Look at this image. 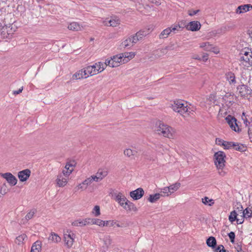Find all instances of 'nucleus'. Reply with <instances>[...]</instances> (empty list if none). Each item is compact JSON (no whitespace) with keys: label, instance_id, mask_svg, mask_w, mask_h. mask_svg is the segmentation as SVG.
Wrapping results in <instances>:
<instances>
[{"label":"nucleus","instance_id":"9","mask_svg":"<svg viewBox=\"0 0 252 252\" xmlns=\"http://www.w3.org/2000/svg\"><path fill=\"white\" fill-rule=\"evenodd\" d=\"M94 181L92 176L87 178L82 183L78 184L75 188L76 191H84L87 189L88 187L90 186L93 182Z\"/></svg>","mask_w":252,"mask_h":252},{"label":"nucleus","instance_id":"1","mask_svg":"<svg viewBox=\"0 0 252 252\" xmlns=\"http://www.w3.org/2000/svg\"><path fill=\"white\" fill-rule=\"evenodd\" d=\"M112 196L113 199L126 210L129 211H136L137 210V208L134 204L128 201L123 193L120 192H114Z\"/></svg>","mask_w":252,"mask_h":252},{"label":"nucleus","instance_id":"17","mask_svg":"<svg viewBox=\"0 0 252 252\" xmlns=\"http://www.w3.org/2000/svg\"><path fill=\"white\" fill-rule=\"evenodd\" d=\"M31 173V172L30 169H26L19 172L18 177L20 181L25 182L29 178Z\"/></svg>","mask_w":252,"mask_h":252},{"label":"nucleus","instance_id":"41","mask_svg":"<svg viewBox=\"0 0 252 252\" xmlns=\"http://www.w3.org/2000/svg\"><path fill=\"white\" fill-rule=\"evenodd\" d=\"M184 28V26L180 25L179 24L174 25L173 26L170 27V30L171 31V33H175L176 31H180L181 29H183Z\"/></svg>","mask_w":252,"mask_h":252},{"label":"nucleus","instance_id":"49","mask_svg":"<svg viewBox=\"0 0 252 252\" xmlns=\"http://www.w3.org/2000/svg\"><path fill=\"white\" fill-rule=\"evenodd\" d=\"M93 213H94L95 216H98L100 215V208L98 206L96 205L94 206Z\"/></svg>","mask_w":252,"mask_h":252},{"label":"nucleus","instance_id":"32","mask_svg":"<svg viewBox=\"0 0 252 252\" xmlns=\"http://www.w3.org/2000/svg\"><path fill=\"white\" fill-rule=\"evenodd\" d=\"M49 240L54 243H59L61 241V238L57 234L51 233Z\"/></svg>","mask_w":252,"mask_h":252},{"label":"nucleus","instance_id":"3","mask_svg":"<svg viewBox=\"0 0 252 252\" xmlns=\"http://www.w3.org/2000/svg\"><path fill=\"white\" fill-rule=\"evenodd\" d=\"M172 108L175 111L179 113L185 117L190 114H193V111L188 107L187 103H184L182 101L177 100L172 104Z\"/></svg>","mask_w":252,"mask_h":252},{"label":"nucleus","instance_id":"59","mask_svg":"<svg viewBox=\"0 0 252 252\" xmlns=\"http://www.w3.org/2000/svg\"><path fill=\"white\" fill-rule=\"evenodd\" d=\"M218 168V169H219V172H219V174L220 176H225V174H226V172H225L224 171H223V170H222V168H220V169L219 168Z\"/></svg>","mask_w":252,"mask_h":252},{"label":"nucleus","instance_id":"31","mask_svg":"<svg viewBox=\"0 0 252 252\" xmlns=\"http://www.w3.org/2000/svg\"><path fill=\"white\" fill-rule=\"evenodd\" d=\"M90 224H96L99 226H104V221L98 219L89 218Z\"/></svg>","mask_w":252,"mask_h":252},{"label":"nucleus","instance_id":"50","mask_svg":"<svg viewBox=\"0 0 252 252\" xmlns=\"http://www.w3.org/2000/svg\"><path fill=\"white\" fill-rule=\"evenodd\" d=\"M228 235L230 240V241L232 243H233L234 242V239H235V235L234 232H230V233H229L228 234Z\"/></svg>","mask_w":252,"mask_h":252},{"label":"nucleus","instance_id":"48","mask_svg":"<svg viewBox=\"0 0 252 252\" xmlns=\"http://www.w3.org/2000/svg\"><path fill=\"white\" fill-rule=\"evenodd\" d=\"M7 190L6 189V184H3L0 188V193L2 195H4L7 193Z\"/></svg>","mask_w":252,"mask_h":252},{"label":"nucleus","instance_id":"46","mask_svg":"<svg viewBox=\"0 0 252 252\" xmlns=\"http://www.w3.org/2000/svg\"><path fill=\"white\" fill-rule=\"evenodd\" d=\"M233 145H234L233 142L224 141V142L223 143V147L225 149H229L231 148V147H233Z\"/></svg>","mask_w":252,"mask_h":252},{"label":"nucleus","instance_id":"58","mask_svg":"<svg viewBox=\"0 0 252 252\" xmlns=\"http://www.w3.org/2000/svg\"><path fill=\"white\" fill-rule=\"evenodd\" d=\"M208 59V54L207 53H204L202 57L201 58V60L203 62H206Z\"/></svg>","mask_w":252,"mask_h":252},{"label":"nucleus","instance_id":"47","mask_svg":"<svg viewBox=\"0 0 252 252\" xmlns=\"http://www.w3.org/2000/svg\"><path fill=\"white\" fill-rule=\"evenodd\" d=\"M128 57L126 59H124L123 60V63H126L129 61L131 60L132 58H133L135 55V53L131 52H128Z\"/></svg>","mask_w":252,"mask_h":252},{"label":"nucleus","instance_id":"45","mask_svg":"<svg viewBox=\"0 0 252 252\" xmlns=\"http://www.w3.org/2000/svg\"><path fill=\"white\" fill-rule=\"evenodd\" d=\"M35 212L36 211L34 210H32L31 211H30L27 215L26 216H25V219L27 220H30L32 218H33L34 215L35 214Z\"/></svg>","mask_w":252,"mask_h":252},{"label":"nucleus","instance_id":"33","mask_svg":"<svg viewBox=\"0 0 252 252\" xmlns=\"http://www.w3.org/2000/svg\"><path fill=\"white\" fill-rule=\"evenodd\" d=\"M171 33V31L169 28H167L164 30L159 34V38L160 39H164L167 38L168 36Z\"/></svg>","mask_w":252,"mask_h":252},{"label":"nucleus","instance_id":"52","mask_svg":"<svg viewBox=\"0 0 252 252\" xmlns=\"http://www.w3.org/2000/svg\"><path fill=\"white\" fill-rule=\"evenodd\" d=\"M199 11L200 10L199 9L196 10H188V13L189 16H192L198 13Z\"/></svg>","mask_w":252,"mask_h":252},{"label":"nucleus","instance_id":"34","mask_svg":"<svg viewBox=\"0 0 252 252\" xmlns=\"http://www.w3.org/2000/svg\"><path fill=\"white\" fill-rule=\"evenodd\" d=\"M207 245L210 247L215 248L217 244L216 240L214 237H210L206 241Z\"/></svg>","mask_w":252,"mask_h":252},{"label":"nucleus","instance_id":"11","mask_svg":"<svg viewBox=\"0 0 252 252\" xmlns=\"http://www.w3.org/2000/svg\"><path fill=\"white\" fill-rule=\"evenodd\" d=\"M225 120L233 130L236 132L239 131L240 128L238 126L236 118L231 115H228L225 118Z\"/></svg>","mask_w":252,"mask_h":252},{"label":"nucleus","instance_id":"8","mask_svg":"<svg viewBox=\"0 0 252 252\" xmlns=\"http://www.w3.org/2000/svg\"><path fill=\"white\" fill-rule=\"evenodd\" d=\"M69 176L67 172H62L59 174L56 180L58 186L59 187H64L68 182Z\"/></svg>","mask_w":252,"mask_h":252},{"label":"nucleus","instance_id":"19","mask_svg":"<svg viewBox=\"0 0 252 252\" xmlns=\"http://www.w3.org/2000/svg\"><path fill=\"white\" fill-rule=\"evenodd\" d=\"M238 216H239V213H237L236 210H234L230 213L228 217V220L231 223L236 220L238 224H241L243 222V219L238 218Z\"/></svg>","mask_w":252,"mask_h":252},{"label":"nucleus","instance_id":"25","mask_svg":"<svg viewBox=\"0 0 252 252\" xmlns=\"http://www.w3.org/2000/svg\"><path fill=\"white\" fill-rule=\"evenodd\" d=\"M226 80L230 85H235L236 83L235 76L234 73L228 72L225 74Z\"/></svg>","mask_w":252,"mask_h":252},{"label":"nucleus","instance_id":"39","mask_svg":"<svg viewBox=\"0 0 252 252\" xmlns=\"http://www.w3.org/2000/svg\"><path fill=\"white\" fill-rule=\"evenodd\" d=\"M159 194H161V196L165 197L169 196L171 194V193H170V190L167 187L161 189Z\"/></svg>","mask_w":252,"mask_h":252},{"label":"nucleus","instance_id":"23","mask_svg":"<svg viewBox=\"0 0 252 252\" xmlns=\"http://www.w3.org/2000/svg\"><path fill=\"white\" fill-rule=\"evenodd\" d=\"M87 78V76L86 75V73H85V70H84L83 68L76 72L72 76V79L76 80Z\"/></svg>","mask_w":252,"mask_h":252},{"label":"nucleus","instance_id":"20","mask_svg":"<svg viewBox=\"0 0 252 252\" xmlns=\"http://www.w3.org/2000/svg\"><path fill=\"white\" fill-rule=\"evenodd\" d=\"M252 9V5L251 4H246L239 6L236 9L237 14H241L245 13Z\"/></svg>","mask_w":252,"mask_h":252},{"label":"nucleus","instance_id":"29","mask_svg":"<svg viewBox=\"0 0 252 252\" xmlns=\"http://www.w3.org/2000/svg\"><path fill=\"white\" fill-rule=\"evenodd\" d=\"M137 153V151L136 150H132L129 148L126 149L124 152V154L125 156L131 158H133Z\"/></svg>","mask_w":252,"mask_h":252},{"label":"nucleus","instance_id":"18","mask_svg":"<svg viewBox=\"0 0 252 252\" xmlns=\"http://www.w3.org/2000/svg\"><path fill=\"white\" fill-rule=\"evenodd\" d=\"M144 190L142 188H138L130 192V196L134 200L141 198L144 195Z\"/></svg>","mask_w":252,"mask_h":252},{"label":"nucleus","instance_id":"63","mask_svg":"<svg viewBox=\"0 0 252 252\" xmlns=\"http://www.w3.org/2000/svg\"><path fill=\"white\" fill-rule=\"evenodd\" d=\"M153 2L155 3L157 5H159L161 4L160 0H154L153 1Z\"/></svg>","mask_w":252,"mask_h":252},{"label":"nucleus","instance_id":"53","mask_svg":"<svg viewBox=\"0 0 252 252\" xmlns=\"http://www.w3.org/2000/svg\"><path fill=\"white\" fill-rule=\"evenodd\" d=\"M129 37L133 45L139 40L136 34H135V35L130 36Z\"/></svg>","mask_w":252,"mask_h":252},{"label":"nucleus","instance_id":"43","mask_svg":"<svg viewBox=\"0 0 252 252\" xmlns=\"http://www.w3.org/2000/svg\"><path fill=\"white\" fill-rule=\"evenodd\" d=\"M202 202L205 205H208L209 206H212L214 203L213 199H210L208 197H205L202 199Z\"/></svg>","mask_w":252,"mask_h":252},{"label":"nucleus","instance_id":"14","mask_svg":"<svg viewBox=\"0 0 252 252\" xmlns=\"http://www.w3.org/2000/svg\"><path fill=\"white\" fill-rule=\"evenodd\" d=\"M184 26L187 30L192 32L199 31L201 26L200 23L197 21H191L186 25L184 24Z\"/></svg>","mask_w":252,"mask_h":252},{"label":"nucleus","instance_id":"22","mask_svg":"<svg viewBox=\"0 0 252 252\" xmlns=\"http://www.w3.org/2000/svg\"><path fill=\"white\" fill-rule=\"evenodd\" d=\"M89 224V218H86L84 220H77L72 222V225L74 226L82 227Z\"/></svg>","mask_w":252,"mask_h":252},{"label":"nucleus","instance_id":"13","mask_svg":"<svg viewBox=\"0 0 252 252\" xmlns=\"http://www.w3.org/2000/svg\"><path fill=\"white\" fill-rule=\"evenodd\" d=\"M0 175L5 179L10 186H14L17 184V179L11 173H0Z\"/></svg>","mask_w":252,"mask_h":252},{"label":"nucleus","instance_id":"27","mask_svg":"<svg viewBox=\"0 0 252 252\" xmlns=\"http://www.w3.org/2000/svg\"><path fill=\"white\" fill-rule=\"evenodd\" d=\"M170 47L166 46L164 48L159 49L156 50L155 52V55L157 57H161L167 54V51L170 49Z\"/></svg>","mask_w":252,"mask_h":252},{"label":"nucleus","instance_id":"4","mask_svg":"<svg viewBox=\"0 0 252 252\" xmlns=\"http://www.w3.org/2000/svg\"><path fill=\"white\" fill-rule=\"evenodd\" d=\"M238 60L245 66L252 65V52L249 49L243 50L238 56Z\"/></svg>","mask_w":252,"mask_h":252},{"label":"nucleus","instance_id":"51","mask_svg":"<svg viewBox=\"0 0 252 252\" xmlns=\"http://www.w3.org/2000/svg\"><path fill=\"white\" fill-rule=\"evenodd\" d=\"M237 209L238 210L237 213H239V215H240V216L243 218V213H241V212H243L244 210L243 209L242 206L239 205V206L237 207Z\"/></svg>","mask_w":252,"mask_h":252},{"label":"nucleus","instance_id":"36","mask_svg":"<svg viewBox=\"0 0 252 252\" xmlns=\"http://www.w3.org/2000/svg\"><path fill=\"white\" fill-rule=\"evenodd\" d=\"M68 29L69 30H72V31H79L80 30L81 28L80 26L76 22H72L68 26Z\"/></svg>","mask_w":252,"mask_h":252},{"label":"nucleus","instance_id":"2","mask_svg":"<svg viewBox=\"0 0 252 252\" xmlns=\"http://www.w3.org/2000/svg\"><path fill=\"white\" fill-rule=\"evenodd\" d=\"M155 131L157 134L170 139L174 138L176 133V130L174 128L160 122L156 126Z\"/></svg>","mask_w":252,"mask_h":252},{"label":"nucleus","instance_id":"44","mask_svg":"<svg viewBox=\"0 0 252 252\" xmlns=\"http://www.w3.org/2000/svg\"><path fill=\"white\" fill-rule=\"evenodd\" d=\"M147 34V32L144 31H139L135 34L140 40H141L143 37L145 36Z\"/></svg>","mask_w":252,"mask_h":252},{"label":"nucleus","instance_id":"61","mask_svg":"<svg viewBox=\"0 0 252 252\" xmlns=\"http://www.w3.org/2000/svg\"><path fill=\"white\" fill-rule=\"evenodd\" d=\"M191 58L193 59L197 60L199 61L201 60V58L198 55H192L191 56Z\"/></svg>","mask_w":252,"mask_h":252},{"label":"nucleus","instance_id":"12","mask_svg":"<svg viewBox=\"0 0 252 252\" xmlns=\"http://www.w3.org/2000/svg\"><path fill=\"white\" fill-rule=\"evenodd\" d=\"M237 90L242 96H248L252 94V89L246 85H241L237 87Z\"/></svg>","mask_w":252,"mask_h":252},{"label":"nucleus","instance_id":"60","mask_svg":"<svg viewBox=\"0 0 252 252\" xmlns=\"http://www.w3.org/2000/svg\"><path fill=\"white\" fill-rule=\"evenodd\" d=\"M23 90V88L21 87L18 90L13 91V93L15 95L18 94H19L20 93H21L22 92Z\"/></svg>","mask_w":252,"mask_h":252},{"label":"nucleus","instance_id":"40","mask_svg":"<svg viewBox=\"0 0 252 252\" xmlns=\"http://www.w3.org/2000/svg\"><path fill=\"white\" fill-rule=\"evenodd\" d=\"M233 148L234 149L240 152H244L246 151V147L244 146L243 144H239L238 143H234Z\"/></svg>","mask_w":252,"mask_h":252},{"label":"nucleus","instance_id":"56","mask_svg":"<svg viewBox=\"0 0 252 252\" xmlns=\"http://www.w3.org/2000/svg\"><path fill=\"white\" fill-rule=\"evenodd\" d=\"M248 134L249 135H251L252 137V120L251 121V123H249Z\"/></svg>","mask_w":252,"mask_h":252},{"label":"nucleus","instance_id":"24","mask_svg":"<svg viewBox=\"0 0 252 252\" xmlns=\"http://www.w3.org/2000/svg\"><path fill=\"white\" fill-rule=\"evenodd\" d=\"M200 47L203 48L205 50L207 51H212L216 53L218 52V51H215L214 49V47H213L212 45L210 44L209 42H203L200 44Z\"/></svg>","mask_w":252,"mask_h":252},{"label":"nucleus","instance_id":"21","mask_svg":"<svg viewBox=\"0 0 252 252\" xmlns=\"http://www.w3.org/2000/svg\"><path fill=\"white\" fill-rule=\"evenodd\" d=\"M75 166L74 161H70L66 163L64 169L62 172H67L68 175H70L74 170V167Z\"/></svg>","mask_w":252,"mask_h":252},{"label":"nucleus","instance_id":"28","mask_svg":"<svg viewBox=\"0 0 252 252\" xmlns=\"http://www.w3.org/2000/svg\"><path fill=\"white\" fill-rule=\"evenodd\" d=\"M41 250V242L39 241H37L32 244L31 252H40Z\"/></svg>","mask_w":252,"mask_h":252},{"label":"nucleus","instance_id":"55","mask_svg":"<svg viewBox=\"0 0 252 252\" xmlns=\"http://www.w3.org/2000/svg\"><path fill=\"white\" fill-rule=\"evenodd\" d=\"M243 115L245 117V118H244L243 116H242V119L244 121V124L246 125V126H249V123H251V122H249L248 121L246 116H245L244 113H243Z\"/></svg>","mask_w":252,"mask_h":252},{"label":"nucleus","instance_id":"62","mask_svg":"<svg viewBox=\"0 0 252 252\" xmlns=\"http://www.w3.org/2000/svg\"><path fill=\"white\" fill-rule=\"evenodd\" d=\"M221 249H223V246L222 245H220L218 246V247L216 249L215 251L216 252H219V251H221Z\"/></svg>","mask_w":252,"mask_h":252},{"label":"nucleus","instance_id":"10","mask_svg":"<svg viewBox=\"0 0 252 252\" xmlns=\"http://www.w3.org/2000/svg\"><path fill=\"white\" fill-rule=\"evenodd\" d=\"M102 23L104 26L114 27L120 25V20L118 17L113 16L110 18H106L105 19H102Z\"/></svg>","mask_w":252,"mask_h":252},{"label":"nucleus","instance_id":"64","mask_svg":"<svg viewBox=\"0 0 252 252\" xmlns=\"http://www.w3.org/2000/svg\"><path fill=\"white\" fill-rule=\"evenodd\" d=\"M110 220L108 221H104V226H108L109 225Z\"/></svg>","mask_w":252,"mask_h":252},{"label":"nucleus","instance_id":"57","mask_svg":"<svg viewBox=\"0 0 252 252\" xmlns=\"http://www.w3.org/2000/svg\"><path fill=\"white\" fill-rule=\"evenodd\" d=\"M120 54V56L122 57V60L126 59L128 57V52H125L124 53H122V54Z\"/></svg>","mask_w":252,"mask_h":252},{"label":"nucleus","instance_id":"5","mask_svg":"<svg viewBox=\"0 0 252 252\" xmlns=\"http://www.w3.org/2000/svg\"><path fill=\"white\" fill-rule=\"evenodd\" d=\"M215 159V163L217 168H223L224 166L225 161L224 158H225V154L222 151H219L216 152L214 155Z\"/></svg>","mask_w":252,"mask_h":252},{"label":"nucleus","instance_id":"54","mask_svg":"<svg viewBox=\"0 0 252 252\" xmlns=\"http://www.w3.org/2000/svg\"><path fill=\"white\" fill-rule=\"evenodd\" d=\"M224 142V140H223L221 139L218 138H216V143L218 145L223 146Z\"/></svg>","mask_w":252,"mask_h":252},{"label":"nucleus","instance_id":"6","mask_svg":"<svg viewBox=\"0 0 252 252\" xmlns=\"http://www.w3.org/2000/svg\"><path fill=\"white\" fill-rule=\"evenodd\" d=\"M63 236L65 246L68 248H70L73 244L75 235L71 230L67 229Z\"/></svg>","mask_w":252,"mask_h":252},{"label":"nucleus","instance_id":"16","mask_svg":"<svg viewBox=\"0 0 252 252\" xmlns=\"http://www.w3.org/2000/svg\"><path fill=\"white\" fill-rule=\"evenodd\" d=\"M93 67H95L93 68L94 69H95L96 72V74H98L99 73H100L102 72L108 66L107 63L106 61L105 62H98L92 65Z\"/></svg>","mask_w":252,"mask_h":252},{"label":"nucleus","instance_id":"7","mask_svg":"<svg viewBox=\"0 0 252 252\" xmlns=\"http://www.w3.org/2000/svg\"><path fill=\"white\" fill-rule=\"evenodd\" d=\"M123 60L120 54L114 56L110 59H106V62L108 66L116 67L119 66L121 63H123Z\"/></svg>","mask_w":252,"mask_h":252},{"label":"nucleus","instance_id":"35","mask_svg":"<svg viewBox=\"0 0 252 252\" xmlns=\"http://www.w3.org/2000/svg\"><path fill=\"white\" fill-rule=\"evenodd\" d=\"M161 196V194L159 193H155L154 194H151L148 199V201L151 203H154L158 200Z\"/></svg>","mask_w":252,"mask_h":252},{"label":"nucleus","instance_id":"37","mask_svg":"<svg viewBox=\"0 0 252 252\" xmlns=\"http://www.w3.org/2000/svg\"><path fill=\"white\" fill-rule=\"evenodd\" d=\"M181 187V184L180 183L177 182L174 184L170 185L168 187L169 189L170 190V193H173L176 190H177L179 188Z\"/></svg>","mask_w":252,"mask_h":252},{"label":"nucleus","instance_id":"26","mask_svg":"<svg viewBox=\"0 0 252 252\" xmlns=\"http://www.w3.org/2000/svg\"><path fill=\"white\" fill-rule=\"evenodd\" d=\"M94 67L93 66V65H89L84 68H83L84 70H85V73H86V75L87 76V78L90 76H93L96 74L95 69H94Z\"/></svg>","mask_w":252,"mask_h":252},{"label":"nucleus","instance_id":"30","mask_svg":"<svg viewBox=\"0 0 252 252\" xmlns=\"http://www.w3.org/2000/svg\"><path fill=\"white\" fill-rule=\"evenodd\" d=\"M133 45V44L132 41L131 40L130 37H129L122 42L121 46L124 48H129Z\"/></svg>","mask_w":252,"mask_h":252},{"label":"nucleus","instance_id":"15","mask_svg":"<svg viewBox=\"0 0 252 252\" xmlns=\"http://www.w3.org/2000/svg\"><path fill=\"white\" fill-rule=\"evenodd\" d=\"M107 174L108 173L107 171L102 169H99L96 174L95 175H92V177L94 182H98L105 177L107 175Z\"/></svg>","mask_w":252,"mask_h":252},{"label":"nucleus","instance_id":"38","mask_svg":"<svg viewBox=\"0 0 252 252\" xmlns=\"http://www.w3.org/2000/svg\"><path fill=\"white\" fill-rule=\"evenodd\" d=\"M27 239V237L26 234H23L17 237L15 240V243L18 244V245H20V244L22 243L23 241H24L25 240Z\"/></svg>","mask_w":252,"mask_h":252},{"label":"nucleus","instance_id":"42","mask_svg":"<svg viewBox=\"0 0 252 252\" xmlns=\"http://www.w3.org/2000/svg\"><path fill=\"white\" fill-rule=\"evenodd\" d=\"M241 213H243V217L249 218L252 216V210L251 208H247Z\"/></svg>","mask_w":252,"mask_h":252}]
</instances>
